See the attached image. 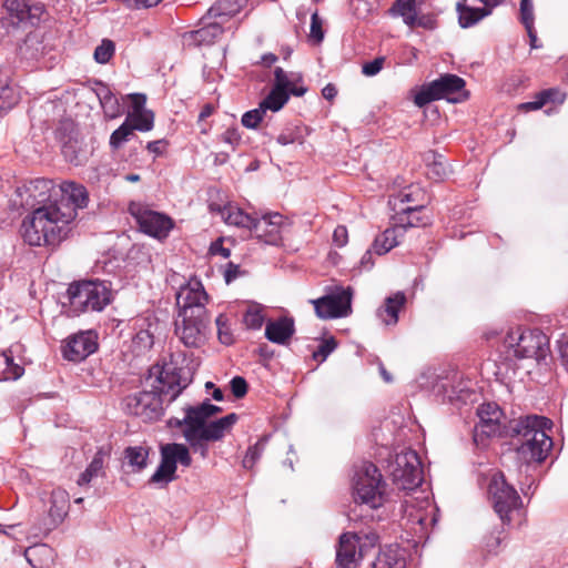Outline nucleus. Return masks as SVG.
<instances>
[{
	"label": "nucleus",
	"instance_id": "nucleus-1",
	"mask_svg": "<svg viewBox=\"0 0 568 568\" xmlns=\"http://www.w3.org/2000/svg\"><path fill=\"white\" fill-rule=\"evenodd\" d=\"M146 382L152 390H142L128 395L122 402L125 414L141 418L143 423H153L162 414V396L174 400L189 385V372L174 363L154 365L149 371Z\"/></svg>",
	"mask_w": 568,
	"mask_h": 568
},
{
	"label": "nucleus",
	"instance_id": "nucleus-2",
	"mask_svg": "<svg viewBox=\"0 0 568 568\" xmlns=\"http://www.w3.org/2000/svg\"><path fill=\"white\" fill-rule=\"evenodd\" d=\"M75 215L74 209L63 201L40 205L23 220L22 236L32 246L57 245L67 237Z\"/></svg>",
	"mask_w": 568,
	"mask_h": 568
},
{
	"label": "nucleus",
	"instance_id": "nucleus-3",
	"mask_svg": "<svg viewBox=\"0 0 568 568\" xmlns=\"http://www.w3.org/2000/svg\"><path fill=\"white\" fill-rule=\"evenodd\" d=\"M355 503L372 509L379 508L387 499L386 483L378 468L372 463H363L353 477Z\"/></svg>",
	"mask_w": 568,
	"mask_h": 568
},
{
	"label": "nucleus",
	"instance_id": "nucleus-4",
	"mask_svg": "<svg viewBox=\"0 0 568 568\" xmlns=\"http://www.w3.org/2000/svg\"><path fill=\"white\" fill-rule=\"evenodd\" d=\"M68 298L71 312L79 315L84 312H100L111 302V287L103 281H81L70 284Z\"/></svg>",
	"mask_w": 568,
	"mask_h": 568
},
{
	"label": "nucleus",
	"instance_id": "nucleus-5",
	"mask_svg": "<svg viewBox=\"0 0 568 568\" xmlns=\"http://www.w3.org/2000/svg\"><path fill=\"white\" fill-rule=\"evenodd\" d=\"M377 542L378 535L375 531L342 534L336 547V568H357L368 549Z\"/></svg>",
	"mask_w": 568,
	"mask_h": 568
},
{
	"label": "nucleus",
	"instance_id": "nucleus-6",
	"mask_svg": "<svg viewBox=\"0 0 568 568\" xmlns=\"http://www.w3.org/2000/svg\"><path fill=\"white\" fill-rule=\"evenodd\" d=\"M504 345L517 358H535L538 362L546 358L549 351V339L539 329L511 331L505 337Z\"/></svg>",
	"mask_w": 568,
	"mask_h": 568
},
{
	"label": "nucleus",
	"instance_id": "nucleus-7",
	"mask_svg": "<svg viewBox=\"0 0 568 568\" xmlns=\"http://www.w3.org/2000/svg\"><path fill=\"white\" fill-rule=\"evenodd\" d=\"M488 499L503 524L509 525L511 516L518 511L523 500L517 490L509 485L503 473H495L488 485Z\"/></svg>",
	"mask_w": 568,
	"mask_h": 568
},
{
	"label": "nucleus",
	"instance_id": "nucleus-8",
	"mask_svg": "<svg viewBox=\"0 0 568 568\" xmlns=\"http://www.w3.org/2000/svg\"><path fill=\"white\" fill-rule=\"evenodd\" d=\"M160 464L150 477L149 483L161 487H165L176 479L178 464L184 467H189L192 464L190 452L183 444H162L160 446Z\"/></svg>",
	"mask_w": 568,
	"mask_h": 568
},
{
	"label": "nucleus",
	"instance_id": "nucleus-9",
	"mask_svg": "<svg viewBox=\"0 0 568 568\" xmlns=\"http://www.w3.org/2000/svg\"><path fill=\"white\" fill-rule=\"evenodd\" d=\"M464 87V79L456 74L446 73L424 85L415 95L414 102L419 108L440 99L455 103L460 102L466 95Z\"/></svg>",
	"mask_w": 568,
	"mask_h": 568
},
{
	"label": "nucleus",
	"instance_id": "nucleus-10",
	"mask_svg": "<svg viewBox=\"0 0 568 568\" xmlns=\"http://www.w3.org/2000/svg\"><path fill=\"white\" fill-rule=\"evenodd\" d=\"M476 416L481 426H554V422L542 415L526 414L509 418L495 402H485L476 407Z\"/></svg>",
	"mask_w": 568,
	"mask_h": 568
},
{
	"label": "nucleus",
	"instance_id": "nucleus-11",
	"mask_svg": "<svg viewBox=\"0 0 568 568\" xmlns=\"http://www.w3.org/2000/svg\"><path fill=\"white\" fill-rule=\"evenodd\" d=\"M388 470L398 489L413 490L423 481L420 459L415 450L406 449L389 462Z\"/></svg>",
	"mask_w": 568,
	"mask_h": 568
},
{
	"label": "nucleus",
	"instance_id": "nucleus-12",
	"mask_svg": "<svg viewBox=\"0 0 568 568\" xmlns=\"http://www.w3.org/2000/svg\"><path fill=\"white\" fill-rule=\"evenodd\" d=\"M523 440L517 448L519 457L527 464L541 463L552 447V439L546 433L547 428H523ZM549 430L551 428H548ZM516 435H521L520 428H513Z\"/></svg>",
	"mask_w": 568,
	"mask_h": 568
},
{
	"label": "nucleus",
	"instance_id": "nucleus-13",
	"mask_svg": "<svg viewBox=\"0 0 568 568\" xmlns=\"http://www.w3.org/2000/svg\"><path fill=\"white\" fill-rule=\"evenodd\" d=\"M209 315H178L175 334L186 347H200L210 333Z\"/></svg>",
	"mask_w": 568,
	"mask_h": 568
},
{
	"label": "nucleus",
	"instance_id": "nucleus-14",
	"mask_svg": "<svg viewBox=\"0 0 568 568\" xmlns=\"http://www.w3.org/2000/svg\"><path fill=\"white\" fill-rule=\"evenodd\" d=\"M129 211L135 219L140 231L152 237L165 239L173 227L171 217L140 204L132 203Z\"/></svg>",
	"mask_w": 568,
	"mask_h": 568
},
{
	"label": "nucleus",
	"instance_id": "nucleus-15",
	"mask_svg": "<svg viewBox=\"0 0 568 568\" xmlns=\"http://www.w3.org/2000/svg\"><path fill=\"white\" fill-rule=\"evenodd\" d=\"M207 294L201 282L193 281L181 286L176 293L178 315H207Z\"/></svg>",
	"mask_w": 568,
	"mask_h": 568
},
{
	"label": "nucleus",
	"instance_id": "nucleus-16",
	"mask_svg": "<svg viewBox=\"0 0 568 568\" xmlns=\"http://www.w3.org/2000/svg\"><path fill=\"white\" fill-rule=\"evenodd\" d=\"M316 315L322 320L347 316L351 312L352 291L342 288L336 293L312 300Z\"/></svg>",
	"mask_w": 568,
	"mask_h": 568
},
{
	"label": "nucleus",
	"instance_id": "nucleus-17",
	"mask_svg": "<svg viewBox=\"0 0 568 568\" xmlns=\"http://www.w3.org/2000/svg\"><path fill=\"white\" fill-rule=\"evenodd\" d=\"M97 334L92 331L70 336L62 346L63 357L70 362H81L98 349Z\"/></svg>",
	"mask_w": 568,
	"mask_h": 568
},
{
	"label": "nucleus",
	"instance_id": "nucleus-18",
	"mask_svg": "<svg viewBox=\"0 0 568 568\" xmlns=\"http://www.w3.org/2000/svg\"><path fill=\"white\" fill-rule=\"evenodd\" d=\"M283 216L278 213L253 220L251 232L266 244L277 245L281 240Z\"/></svg>",
	"mask_w": 568,
	"mask_h": 568
},
{
	"label": "nucleus",
	"instance_id": "nucleus-19",
	"mask_svg": "<svg viewBox=\"0 0 568 568\" xmlns=\"http://www.w3.org/2000/svg\"><path fill=\"white\" fill-rule=\"evenodd\" d=\"M27 197L22 201V205L34 210L40 205H49L54 203L52 200L53 194H58L54 190V184L48 179H36L30 181L29 184L24 185Z\"/></svg>",
	"mask_w": 568,
	"mask_h": 568
},
{
	"label": "nucleus",
	"instance_id": "nucleus-20",
	"mask_svg": "<svg viewBox=\"0 0 568 568\" xmlns=\"http://www.w3.org/2000/svg\"><path fill=\"white\" fill-rule=\"evenodd\" d=\"M221 412V407L205 400L199 405L186 407L183 422L176 420L175 426H209L212 422L210 418Z\"/></svg>",
	"mask_w": 568,
	"mask_h": 568
},
{
	"label": "nucleus",
	"instance_id": "nucleus-21",
	"mask_svg": "<svg viewBox=\"0 0 568 568\" xmlns=\"http://www.w3.org/2000/svg\"><path fill=\"white\" fill-rule=\"evenodd\" d=\"M224 430L225 428H184L183 436L191 447L204 457L207 452V443L222 439Z\"/></svg>",
	"mask_w": 568,
	"mask_h": 568
},
{
	"label": "nucleus",
	"instance_id": "nucleus-22",
	"mask_svg": "<svg viewBox=\"0 0 568 568\" xmlns=\"http://www.w3.org/2000/svg\"><path fill=\"white\" fill-rule=\"evenodd\" d=\"M294 333L295 325L292 317L284 316L266 323L265 337L272 343L285 345Z\"/></svg>",
	"mask_w": 568,
	"mask_h": 568
},
{
	"label": "nucleus",
	"instance_id": "nucleus-23",
	"mask_svg": "<svg viewBox=\"0 0 568 568\" xmlns=\"http://www.w3.org/2000/svg\"><path fill=\"white\" fill-rule=\"evenodd\" d=\"M479 0H463L457 3L458 21L462 28H469L490 14L491 9L484 6L479 8Z\"/></svg>",
	"mask_w": 568,
	"mask_h": 568
},
{
	"label": "nucleus",
	"instance_id": "nucleus-24",
	"mask_svg": "<svg viewBox=\"0 0 568 568\" xmlns=\"http://www.w3.org/2000/svg\"><path fill=\"white\" fill-rule=\"evenodd\" d=\"M373 568H407L405 549L397 545L384 547L372 564Z\"/></svg>",
	"mask_w": 568,
	"mask_h": 568
},
{
	"label": "nucleus",
	"instance_id": "nucleus-25",
	"mask_svg": "<svg viewBox=\"0 0 568 568\" xmlns=\"http://www.w3.org/2000/svg\"><path fill=\"white\" fill-rule=\"evenodd\" d=\"M406 296L402 292L388 296L384 304L377 310V317L385 325H395L398 322V312L403 308Z\"/></svg>",
	"mask_w": 568,
	"mask_h": 568
},
{
	"label": "nucleus",
	"instance_id": "nucleus-26",
	"mask_svg": "<svg viewBox=\"0 0 568 568\" xmlns=\"http://www.w3.org/2000/svg\"><path fill=\"white\" fill-rule=\"evenodd\" d=\"M420 12L417 0H395L387 10L388 16L402 18L405 26L413 29L414 19Z\"/></svg>",
	"mask_w": 568,
	"mask_h": 568
},
{
	"label": "nucleus",
	"instance_id": "nucleus-27",
	"mask_svg": "<svg viewBox=\"0 0 568 568\" xmlns=\"http://www.w3.org/2000/svg\"><path fill=\"white\" fill-rule=\"evenodd\" d=\"M423 161L427 168V176L434 181H443L450 173L444 155L435 151L429 150L425 152L423 154Z\"/></svg>",
	"mask_w": 568,
	"mask_h": 568
},
{
	"label": "nucleus",
	"instance_id": "nucleus-28",
	"mask_svg": "<svg viewBox=\"0 0 568 568\" xmlns=\"http://www.w3.org/2000/svg\"><path fill=\"white\" fill-rule=\"evenodd\" d=\"M60 191L63 193V197L60 201L68 203L74 210L83 209L88 205L89 193L83 185L74 182H64Z\"/></svg>",
	"mask_w": 568,
	"mask_h": 568
},
{
	"label": "nucleus",
	"instance_id": "nucleus-29",
	"mask_svg": "<svg viewBox=\"0 0 568 568\" xmlns=\"http://www.w3.org/2000/svg\"><path fill=\"white\" fill-rule=\"evenodd\" d=\"M404 232L405 225H396L395 227L385 230L375 239L373 243L375 253L383 255L389 252L394 246L398 244L397 237L402 236Z\"/></svg>",
	"mask_w": 568,
	"mask_h": 568
},
{
	"label": "nucleus",
	"instance_id": "nucleus-30",
	"mask_svg": "<svg viewBox=\"0 0 568 568\" xmlns=\"http://www.w3.org/2000/svg\"><path fill=\"white\" fill-rule=\"evenodd\" d=\"M97 95L106 118L115 119L123 113L122 104L109 87H100L97 91Z\"/></svg>",
	"mask_w": 568,
	"mask_h": 568
},
{
	"label": "nucleus",
	"instance_id": "nucleus-31",
	"mask_svg": "<svg viewBox=\"0 0 568 568\" xmlns=\"http://www.w3.org/2000/svg\"><path fill=\"white\" fill-rule=\"evenodd\" d=\"M104 458L105 453L103 448H100L93 456L91 463L88 465L85 470L80 474L77 484L79 486L89 485L93 478L104 475Z\"/></svg>",
	"mask_w": 568,
	"mask_h": 568
},
{
	"label": "nucleus",
	"instance_id": "nucleus-32",
	"mask_svg": "<svg viewBox=\"0 0 568 568\" xmlns=\"http://www.w3.org/2000/svg\"><path fill=\"white\" fill-rule=\"evenodd\" d=\"M149 454L146 446H129L124 449V459L132 471L140 473L148 466Z\"/></svg>",
	"mask_w": 568,
	"mask_h": 568
},
{
	"label": "nucleus",
	"instance_id": "nucleus-33",
	"mask_svg": "<svg viewBox=\"0 0 568 568\" xmlns=\"http://www.w3.org/2000/svg\"><path fill=\"white\" fill-rule=\"evenodd\" d=\"M24 373L21 365L13 362L11 351L0 354V382L1 381H16Z\"/></svg>",
	"mask_w": 568,
	"mask_h": 568
},
{
	"label": "nucleus",
	"instance_id": "nucleus-34",
	"mask_svg": "<svg viewBox=\"0 0 568 568\" xmlns=\"http://www.w3.org/2000/svg\"><path fill=\"white\" fill-rule=\"evenodd\" d=\"M222 219L230 225L250 229L254 217L235 206H225L220 210Z\"/></svg>",
	"mask_w": 568,
	"mask_h": 568
},
{
	"label": "nucleus",
	"instance_id": "nucleus-35",
	"mask_svg": "<svg viewBox=\"0 0 568 568\" xmlns=\"http://www.w3.org/2000/svg\"><path fill=\"white\" fill-rule=\"evenodd\" d=\"M247 0H220L209 10L212 17H231L236 14Z\"/></svg>",
	"mask_w": 568,
	"mask_h": 568
},
{
	"label": "nucleus",
	"instance_id": "nucleus-36",
	"mask_svg": "<svg viewBox=\"0 0 568 568\" xmlns=\"http://www.w3.org/2000/svg\"><path fill=\"white\" fill-rule=\"evenodd\" d=\"M222 33L223 28L219 23H210L196 30L193 38L197 44H212Z\"/></svg>",
	"mask_w": 568,
	"mask_h": 568
},
{
	"label": "nucleus",
	"instance_id": "nucleus-37",
	"mask_svg": "<svg viewBox=\"0 0 568 568\" xmlns=\"http://www.w3.org/2000/svg\"><path fill=\"white\" fill-rule=\"evenodd\" d=\"M477 393L475 390L464 387H453L448 394L449 402L458 408L467 406L477 400Z\"/></svg>",
	"mask_w": 568,
	"mask_h": 568
},
{
	"label": "nucleus",
	"instance_id": "nucleus-38",
	"mask_svg": "<svg viewBox=\"0 0 568 568\" xmlns=\"http://www.w3.org/2000/svg\"><path fill=\"white\" fill-rule=\"evenodd\" d=\"M125 121L129 122L134 130L148 132L153 128L154 114L152 111L145 110L135 114H126Z\"/></svg>",
	"mask_w": 568,
	"mask_h": 568
},
{
	"label": "nucleus",
	"instance_id": "nucleus-39",
	"mask_svg": "<svg viewBox=\"0 0 568 568\" xmlns=\"http://www.w3.org/2000/svg\"><path fill=\"white\" fill-rule=\"evenodd\" d=\"M288 101V93L285 91H277L272 88L270 93L261 101V106L267 111L277 112Z\"/></svg>",
	"mask_w": 568,
	"mask_h": 568
},
{
	"label": "nucleus",
	"instance_id": "nucleus-40",
	"mask_svg": "<svg viewBox=\"0 0 568 568\" xmlns=\"http://www.w3.org/2000/svg\"><path fill=\"white\" fill-rule=\"evenodd\" d=\"M3 6L18 21L26 22L30 19L29 2L27 0H4Z\"/></svg>",
	"mask_w": 568,
	"mask_h": 568
},
{
	"label": "nucleus",
	"instance_id": "nucleus-41",
	"mask_svg": "<svg viewBox=\"0 0 568 568\" xmlns=\"http://www.w3.org/2000/svg\"><path fill=\"white\" fill-rule=\"evenodd\" d=\"M243 322L247 328H261L264 323L262 307L258 304H251L243 315Z\"/></svg>",
	"mask_w": 568,
	"mask_h": 568
},
{
	"label": "nucleus",
	"instance_id": "nucleus-42",
	"mask_svg": "<svg viewBox=\"0 0 568 568\" xmlns=\"http://www.w3.org/2000/svg\"><path fill=\"white\" fill-rule=\"evenodd\" d=\"M134 129L131 124L124 121L110 136V146L118 150L124 142L129 140V136L133 134Z\"/></svg>",
	"mask_w": 568,
	"mask_h": 568
},
{
	"label": "nucleus",
	"instance_id": "nucleus-43",
	"mask_svg": "<svg viewBox=\"0 0 568 568\" xmlns=\"http://www.w3.org/2000/svg\"><path fill=\"white\" fill-rule=\"evenodd\" d=\"M266 111L258 104V108L250 110L242 115V124L247 129H256L263 121Z\"/></svg>",
	"mask_w": 568,
	"mask_h": 568
},
{
	"label": "nucleus",
	"instance_id": "nucleus-44",
	"mask_svg": "<svg viewBox=\"0 0 568 568\" xmlns=\"http://www.w3.org/2000/svg\"><path fill=\"white\" fill-rule=\"evenodd\" d=\"M114 49L113 41L109 39L102 40L101 44L94 50V60L101 64L109 62L114 53Z\"/></svg>",
	"mask_w": 568,
	"mask_h": 568
},
{
	"label": "nucleus",
	"instance_id": "nucleus-45",
	"mask_svg": "<svg viewBox=\"0 0 568 568\" xmlns=\"http://www.w3.org/2000/svg\"><path fill=\"white\" fill-rule=\"evenodd\" d=\"M227 317L223 314H220L216 320V327H217V336L222 344L230 345L233 343V334L231 332V327L227 323Z\"/></svg>",
	"mask_w": 568,
	"mask_h": 568
},
{
	"label": "nucleus",
	"instance_id": "nucleus-46",
	"mask_svg": "<svg viewBox=\"0 0 568 568\" xmlns=\"http://www.w3.org/2000/svg\"><path fill=\"white\" fill-rule=\"evenodd\" d=\"M308 39L314 44H320L324 40L323 20L315 11L311 17V28Z\"/></svg>",
	"mask_w": 568,
	"mask_h": 568
},
{
	"label": "nucleus",
	"instance_id": "nucleus-47",
	"mask_svg": "<svg viewBox=\"0 0 568 568\" xmlns=\"http://www.w3.org/2000/svg\"><path fill=\"white\" fill-rule=\"evenodd\" d=\"M267 436H264L261 438L254 446L250 447L244 459H243V466L245 468H252L255 464V462L258 459L264 445L267 440Z\"/></svg>",
	"mask_w": 568,
	"mask_h": 568
},
{
	"label": "nucleus",
	"instance_id": "nucleus-48",
	"mask_svg": "<svg viewBox=\"0 0 568 568\" xmlns=\"http://www.w3.org/2000/svg\"><path fill=\"white\" fill-rule=\"evenodd\" d=\"M423 206L419 205V206H414V207L408 206V207L403 209L402 211L404 213H406L408 216H407V221L403 222L400 225H405V229L406 227H418V226L427 225L428 221H426L423 217L417 215V212Z\"/></svg>",
	"mask_w": 568,
	"mask_h": 568
},
{
	"label": "nucleus",
	"instance_id": "nucleus-49",
	"mask_svg": "<svg viewBox=\"0 0 568 568\" xmlns=\"http://www.w3.org/2000/svg\"><path fill=\"white\" fill-rule=\"evenodd\" d=\"M293 81L290 79L287 73L280 67L274 70V85L273 89L277 91H285L288 93Z\"/></svg>",
	"mask_w": 568,
	"mask_h": 568
},
{
	"label": "nucleus",
	"instance_id": "nucleus-50",
	"mask_svg": "<svg viewBox=\"0 0 568 568\" xmlns=\"http://www.w3.org/2000/svg\"><path fill=\"white\" fill-rule=\"evenodd\" d=\"M336 346L337 343L333 337L323 341L318 348L313 353V358L316 361L320 359L321 362H324L328 357V355L336 348Z\"/></svg>",
	"mask_w": 568,
	"mask_h": 568
},
{
	"label": "nucleus",
	"instance_id": "nucleus-51",
	"mask_svg": "<svg viewBox=\"0 0 568 568\" xmlns=\"http://www.w3.org/2000/svg\"><path fill=\"white\" fill-rule=\"evenodd\" d=\"M520 19L526 29L534 26V6L531 0L520 1Z\"/></svg>",
	"mask_w": 568,
	"mask_h": 568
},
{
	"label": "nucleus",
	"instance_id": "nucleus-52",
	"mask_svg": "<svg viewBox=\"0 0 568 568\" xmlns=\"http://www.w3.org/2000/svg\"><path fill=\"white\" fill-rule=\"evenodd\" d=\"M230 388L234 397L242 398L247 393V383L241 376H235L230 382Z\"/></svg>",
	"mask_w": 568,
	"mask_h": 568
},
{
	"label": "nucleus",
	"instance_id": "nucleus-53",
	"mask_svg": "<svg viewBox=\"0 0 568 568\" xmlns=\"http://www.w3.org/2000/svg\"><path fill=\"white\" fill-rule=\"evenodd\" d=\"M126 98L131 101V110L128 114H135L145 111L146 97L142 93L128 94Z\"/></svg>",
	"mask_w": 568,
	"mask_h": 568
},
{
	"label": "nucleus",
	"instance_id": "nucleus-54",
	"mask_svg": "<svg viewBox=\"0 0 568 568\" xmlns=\"http://www.w3.org/2000/svg\"><path fill=\"white\" fill-rule=\"evenodd\" d=\"M384 61V57H378L373 61L364 63L362 67L363 74H365L366 77L376 75L383 69Z\"/></svg>",
	"mask_w": 568,
	"mask_h": 568
},
{
	"label": "nucleus",
	"instance_id": "nucleus-55",
	"mask_svg": "<svg viewBox=\"0 0 568 568\" xmlns=\"http://www.w3.org/2000/svg\"><path fill=\"white\" fill-rule=\"evenodd\" d=\"M548 99H549V92L542 91L538 94V97L536 98L535 101L523 103V104H520L519 108L525 111L538 110L545 105V103L548 101Z\"/></svg>",
	"mask_w": 568,
	"mask_h": 568
},
{
	"label": "nucleus",
	"instance_id": "nucleus-56",
	"mask_svg": "<svg viewBox=\"0 0 568 568\" xmlns=\"http://www.w3.org/2000/svg\"><path fill=\"white\" fill-rule=\"evenodd\" d=\"M301 135L295 129H286L276 138V141L281 145H288L300 141Z\"/></svg>",
	"mask_w": 568,
	"mask_h": 568
},
{
	"label": "nucleus",
	"instance_id": "nucleus-57",
	"mask_svg": "<svg viewBox=\"0 0 568 568\" xmlns=\"http://www.w3.org/2000/svg\"><path fill=\"white\" fill-rule=\"evenodd\" d=\"M243 418H244V415H237L235 413H231L220 419L211 422L209 424V426H232L237 422L245 423V420Z\"/></svg>",
	"mask_w": 568,
	"mask_h": 568
},
{
	"label": "nucleus",
	"instance_id": "nucleus-58",
	"mask_svg": "<svg viewBox=\"0 0 568 568\" xmlns=\"http://www.w3.org/2000/svg\"><path fill=\"white\" fill-rule=\"evenodd\" d=\"M436 22L434 18L429 14H422L420 12L417 14L416 19H414L413 28L420 27L424 29H434Z\"/></svg>",
	"mask_w": 568,
	"mask_h": 568
},
{
	"label": "nucleus",
	"instance_id": "nucleus-59",
	"mask_svg": "<svg viewBox=\"0 0 568 568\" xmlns=\"http://www.w3.org/2000/svg\"><path fill=\"white\" fill-rule=\"evenodd\" d=\"M347 241H348V232H347V229L346 226L344 225H338L335 230H334V233H333V242L335 243V245H337L338 247H342L344 245L347 244Z\"/></svg>",
	"mask_w": 568,
	"mask_h": 568
},
{
	"label": "nucleus",
	"instance_id": "nucleus-60",
	"mask_svg": "<svg viewBox=\"0 0 568 568\" xmlns=\"http://www.w3.org/2000/svg\"><path fill=\"white\" fill-rule=\"evenodd\" d=\"M221 139L224 143L230 144L233 149L239 144L241 136L237 132V129L230 128L224 133H222Z\"/></svg>",
	"mask_w": 568,
	"mask_h": 568
},
{
	"label": "nucleus",
	"instance_id": "nucleus-61",
	"mask_svg": "<svg viewBox=\"0 0 568 568\" xmlns=\"http://www.w3.org/2000/svg\"><path fill=\"white\" fill-rule=\"evenodd\" d=\"M63 154L65 155V158L69 159V161L75 165H80L82 164L83 162V156H81L79 153H75L73 151V145L70 143V144H64L63 146Z\"/></svg>",
	"mask_w": 568,
	"mask_h": 568
},
{
	"label": "nucleus",
	"instance_id": "nucleus-62",
	"mask_svg": "<svg viewBox=\"0 0 568 568\" xmlns=\"http://www.w3.org/2000/svg\"><path fill=\"white\" fill-rule=\"evenodd\" d=\"M490 429H491V432H490V433H486V432L484 430V428H481V430H480V432H478V428H475L474 434H473L474 443H475L477 446H479V445H484V440H485V438H486V437H489V436L495 435V430H496L497 428H490Z\"/></svg>",
	"mask_w": 568,
	"mask_h": 568
},
{
	"label": "nucleus",
	"instance_id": "nucleus-63",
	"mask_svg": "<svg viewBox=\"0 0 568 568\" xmlns=\"http://www.w3.org/2000/svg\"><path fill=\"white\" fill-rule=\"evenodd\" d=\"M559 353L568 371V337L558 341Z\"/></svg>",
	"mask_w": 568,
	"mask_h": 568
},
{
	"label": "nucleus",
	"instance_id": "nucleus-64",
	"mask_svg": "<svg viewBox=\"0 0 568 568\" xmlns=\"http://www.w3.org/2000/svg\"><path fill=\"white\" fill-rule=\"evenodd\" d=\"M322 94L326 100H333L337 94V90L334 84L328 83L323 88Z\"/></svg>",
	"mask_w": 568,
	"mask_h": 568
}]
</instances>
